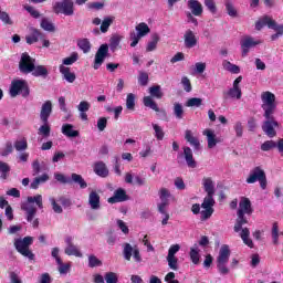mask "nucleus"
I'll list each match as a JSON object with an SVG mask.
<instances>
[{"label":"nucleus","mask_w":283,"mask_h":283,"mask_svg":"<svg viewBox=\"0 0 283 283\" xmlns=\"http://www.w3.org/2000/svg\"><path fill=\"white\" fill-rule=\"evenodd\" d=\"M36 205L38 208L43 209V196L36 195L33 197H28L27 201L21 203V210L25 212L27 222H32L34 216H36Z\"/></svg>","instance_id":"obj_1"},{"label":"nucleus","mask_w":283,"mask_h":283,"mask_svg":"<svg viewBox=\"0 0 283 283\" xmlns=\"http://www.w3.org/2000/svg\"><path fill=\"white\" fill-rule=\"evenodd\" d=\"M148 90L150 96L144 97L143 103L145 107H149V109H153L154 112H159L160 114L166 115L167 113L165 112V109L158 107V104L156 103V101H154V98L160 99L165 95L160 85L150 86Z\"/></svg>","instance_id":"obj_2"},{"label":"nucleus","mask_w":283,"mask_h":283,"mask_svg":"<svg viewBox=\"0 0 283 283\" xmlns=\"http://www.w3.org/2000/svg\"><path fill=\"white\" fill-rule=\"evenodd\" d=\"M262 105L261 108L263 109L264 118H271L273 114H275V109H277V103L275 102V94L272 92H263L261 94Z\"/></svg>","instance_id":"obj_3"},{"label":"nucleus","mask_w":283,"mask_h":283,"mask_svg":"<svg viewBox=\"0 0 283 283\" xmlns=\"http://www.w3.org/2000/svg\"><path fill=\"white\" fill-rule=\"evenodd\" d=\"M231 258V250L229 245L223 244L219 250V254L217 256V269L220 275H229L230 270L227 266L229 264V259Z\"/></svg>","instance_id":"obj_4"},{"label":"nucleus","mask_w":283,"mask_h":283,"mask_svg":"<svg viewBox=\"0 0 283 283\" xmlns=\"http://www.w3.org/2000/svg\"><path fill=\"white\" fill-rule=\"evenodd\" d=\"M34 242V238L32 237H24L23 239H15L14 247L20 255L23 258H28V260H34V253H32L30 247Z\"/></svg>","instance_id":"obj_5"},{"label":"nucleus","mask_w":283,"mask_h":283,"mask_svg":"<svg viewBox=\"0 0 283 283\" xmlns=\"http://www.w3.org/2000/svg\"><path fill=\"white\" fill-rule=\"evenodd\" d=\"M245 182L248 185H255V182H259L261 189H266V172L264 171V169H262V167L256 166L250 170Z\"/></svg>","instance_id":"obj_6"},{"label":"nucleus","mask_w":283,"mask_h":283,"mask_svg":"<svg viewBox=\"0 0 283 283\" xmlns=\"http://www.w3.org/2000/svg\"><path fill=\"white\" fill-rule=\"evenodd\" d=\"M19 94L24 98L30 96V86L25 80H15L11 83L10 96L15 98Z\"/></svg>","instance_id":"obj_7"},{"label":"nucleus","mask_w":283,"mask_h":283,"mask_svg":"<svg viewBox=\"0 0 283 283\" xmlns=\"http://www.w3.org/2000/svg\"><path fill=\"white\" fill-rule=\"evenodd\" d=\"M53 12L55 14H64L65 17H72L74 14V1L60 0L54 2Z\"/></svg>","instance_id":"obj_8"},{"label":"nucleus","mask_w":283,"mask_h":283,"mask_svg":"<svg viewBox=\"0 0 283 283\" xmlns=\"http://www.w3.org/2000/svg\"><path fill=\"white\" fill-rule=\"evenodd\" d=\"M36 60L28 53H22L19 62V70L22 74H32Z\"/></svg>","instance_id":"obj_9"},{"label":"nucleus","mask_w":283,"mask_h":283,"mask_svg":"<svg viewBox=\"0 0 283 283\" xmlns=\"http://www.w3.org/2000/svg\"><path fill=\"white\" fill-rule=\"evenodd\" d=\"M109 56V45L102 44L95 53L93 70H99L101 65L105 63V59Z\"/></svg>","instance_id":"obj_10"},{"label":"nucleus","mask_w":283,"mask_h":283,"mask_svg":"<svg viewBox=\"0 0 283 283\" xmlns=\"http://www.w3.org/2000/svg\"><path fill=\"white\" fill-rule=\"evenodd\" d=\"M275 127H279L275 117L273 115H270V117H265V120L262 124V130L264 132L265 135L269 136V138H275V136H277Z\"/></svg>","instance_id":"obj_11"},{"label":"nucleus","mask_w":283,"mask_h":283,"mask_svg":"<svg viewBox=\"0 0 283 283\" xmlns=\"http://www.w3.org/2000/svg\"><path fill=\"white\" fill-rule=\"evenodd\" d=\"M124 258L129 262L132 260V255L135 260V262H143V258L140 256V250H138V247H132L129 243L124 244Z\"/></svg>","instance_id":"obj_12"},{"label":"nucleus","mask_w":283,"mask_h":283,"mask_svg":"<svg viewBox=\"0 0 283 283\" xmlns=\"http://www.w3.org/2000/svg\"><path fill=\"white\" fill-rule=\"evenodd\" d=\"M260 40H255L253 36L245 35L241 40L242 56H247L251 48H255V45H260Z\"/></svg>","instance_id":"obj_13"},{"label":"nucleus","mask_w":283,"mask_h":283,"mask_svg":"<svg viewBox=\"0 0 283 283\" xmlns=\"http://www.w3.org/2000/svg\"><path fill=\"white\" fill-rule=\"evenodd\" d=\"M171 198V192L167 188H161L159 190V199L161 200L160 203H158V211L159 213H165V209L169 207V199Z\"/></svg>","instance_id":"obj_14"},{"label":"nucleus","mask_w":283,"mask_h":283,"mask_svg":"<svg viewBox=\"0 0 283 283\" xmlns=\"http://www.w3.org/2000/svg\"><path fill=\"white\" fill-rule=\"evenodd\" d=\"M66 248L64 249V253L66 255H74L75 258H83V253H81V250H78V247H76L73 243L72 237H67L65 239Z\"/></svg>","instance_id":"obj_15"},{"label":"nucleus","mask_w":283,"mask_h":283,"mask_svg":"<svg viewBox=\"0 0 283 283\" xmlns=\"http://www.w3.org/2000/svg\"><path fill=\"white\" fill-rule=\"evenodd\" d=\"M129 200V197L127 196V192L123 188H118L114 191V196L109 197L107 202L109 205H116V202H125Z\"/></svg>","instance_id":"obj_16"},{"label":"nucleus","mask_w":283,"mask_h":283,"mask_svg":"<svg viewBox=\"0 0 283 283\" xmlns=\"http://www.w3.org/2000/svg\"><path fill=\"white\" fill-rule=\"evenodd\" d=\"M30 34L25 36V41L29 45H33V43H39L41 39H45V34L39 29L30 28Z\"/></svg>","instance_id":"obj_17"},{"label":"nucleus","mask_w":283,"mask_h":283,"mask_svg":"<svg viewBox=\"0 0 283 283\" xmlns=\"http://www.w3.org/2000/svg\"><path fill=\"white\" fill-rule=\"evenodd\" d=\"M184 45L188 50L191 48H196L198 45V38H196V33L191 30H187L184 34Z\"/></svg>","instance_id":"obj_18"},{"label":"nucleus","mask_w":283,"mask_h":283,"mask_svg":"<svg viewBox=\"0 0 283 283\" xmlns=\"http://www.w3.org/2000/svg\"><path fill=\"white\" fill-rule=\"evenodd\" d=\"M240 216L248 214L251 216L253 213V208H251V200L247 197H242L239 202V210L238 212Z\"/></svg>","instance_id":"obj_19"},{"label":"nucleus","mask_w":283,"mask_h":283,"mask_svg":"<svg viewBox=\"0 0 283 283\" xmlns=\"http://www.w3.org/2000/svg\"><path fill=\"white\" fill-rule=\"evenodd\" d=\"M88 205L93 211L101 209V195L96 190H92L88 195Z\"/></svg>","instance_id":"obj_20"},{"label":"nucleus","mask_w":283,"mask_h":283,"mask_svg":"<svg viewBox=\"0 0 283 283\" xmlns=\"http://www.w3.org/2000/svg\"><path fill=\"white\" fill-rule=\"evenodd\" d=\"M184 158L187 167L190 169H196L198 167V163L193 158V150H191L189 147H184Z\"/></svg>","instance_id":"obj_21"},{"label":"nucleus","mask_w":283,"mask_h":283,"mask_svg":"<svg viewBox=\"0 0 283 283\" xmlns=\"http://www.w3.org/2000/svg\"><path fill=\"white\" fill-rule=\"evenodd\" d=\"M134 179H135V182L138 185V187H145V185L147 184V180H145V178L138 175H134L132 172H126L125 182L127 185H134Z\"/></svg>","instance_id":"obj_22"},{"label":"nucleus","mask_w":283,"mask_h":283,"mask_svg":"<svg viewBox=\"0 0 283 283\" xmlns=\"http://www.w3.org/2000/svg\"><path fill=\"white\" fill-rule=\"evenodd\" d=\"M51 114H52V102L46 101L42 105L41 112H40V118H41L42 123L48 124V119L50 118Z\"/></svg>","instance_id":"obj_23"},{"label":"nucleus","mask_w":283,"mask_h":283,"mask_svg":"<svg viewBox=\"0 0 283 283\" xmlns=\"http://www.w3.org/2000/svg\"><path fill=\"white\" fill-rule=\"evenodd\" d=\"M59 70L66 83H74V81H76V74L72 72L70 67L60 65Z\"/></svg>","instance_id":"obj_24"},{"label":"nucleus","mask_w":283,"mask_h":283,"mask_svg":"<svg viewBox=\"0 0 283 283\" xmlns=\"http://www.w3.org/2000/svg\"><path fill=\"white\" fill-rule=\"evenodd\" d=\"M203 136H207L208 149H213L220 143V138L216 137V133L212 129H205Z\"/></svg>","instance_id":"obj_25"},{"label":"nucleus","mask_w":283,"mask_h":283,"mask_svg":"<svg viewBox=\"0 0 283 283\" xmlns=\"http://www.w3.org/2000/svg\"><path fill=\"white\" fill-rule=\"evenodd\" d=\"M188 8L191 10V13L193 17H201L203 9H202V3L198 0H188Z\"/></svg>","instance_id":"obj_26"},{"label":"nucleus","mask_w":283,"mask_h":283,"mask_svg":"<svg viewBox=\"0 0 283 283\" xmlns=\"http://www.w3.org/2000/svg\"><path fill=\"white\" fill-rule=\"evenodd\" d=\"M94 171L99 178H107L109 176V169H107V165L103 161L95 163Z\"/></svg>","instance_id":"obj_27"},{"label":"nucleus","mask_w":283,"mask_h":283,"mask_svg":"<svg viewBox=\"0 0 283 283\" xmlns=\"http://www.w3.org/2000/svg\"><path fill=\"white\" fill-rule=\"evenodd\" d=\"M62 134L66 136V138H78L80 136L78 130H75L72 124H64L62 126Z\"/></svg>","instance_id":"obj_28"},{"label":"nucleus","mask_w":283,"mask_h":283,"mask_svg":"<svg viewBox=\"0 0 283 283\" xmlns=\"http://www.w3.org/2000/svg\"><path fill=\"white\" fill-rule=\"evenodd\" d=\"M32 76L45 78L50 75V71L45 65H36L34 64L33 70L31 71Z\"/></svg>","instance_id":"obj_29"},{"label":"nucleus","mask_w":283,"mask_h":283,"mask_svg":"<svg viewBox=\"0 0 283 283\" xmlns=\"http://www.w3.org/2000/svg\"><path fill=\"white\" fill-rule=\"evenodd\" d=\"M202 185L208 196H216V186L213 185V180L210 177H205L202 179Z\"/></svg>","instance_id":"obj_30"},{"label":"nucleus","mask_w":283,"mask_h":283,"mask_svg":"<svg viewBox=\"0 0 283 283\" xmlns=\"http://www.w3.org/2000/svg\"><path fill=\"white\" fill-rule=\"evenodd\" d=\"M185 138L193 149H200V140L197 137H193V133L191 130L187 129L185 132Z\"/></svg>","instance_id":"obj_31"},{"label":"nucleus","mask_w":283,"mask_h":283,"mask_svg":"<svg viewBox=\"0 0 283 283\" xmlns=\"http://www.w3.org/2000/svg\"><path fill=\"white\" fill-rule=\"evenodd\" d=\"M115 20L116 18L114 15H108L103 19L102 24L99 27L102 34H106V32L109 31V28L112 27V23H114Z\"/></svg>","instance_id":"obj_32"},{"label":"nucleus","mask_w":283,"mask_h":283,"mask_svg":"<svg viewBox=\"0 0 283 283\" xmlns=\"http://www.w3.org/2000/svg\"><path fill=\"white\" fill-rule=\"evenodd\" d=\"M74 182L75 185H78L80 189H87V181L83 178V176L73 172L71 175V185Z\"/></svg>","instance_id":"obj_33"},{"label":"nucleus","mask_w":283,"mask_h":283,"mask_svg":"<svg viewBox=\"0 0 283 283\" xmlns=\"http://www.w3.org/2000/svg\"><path fill=\"white\" fill-rule=\"evenodd\" d=\"M172 114L177 120H182L185 118V107L182 104L176 102L172 106Z\"/></svg>","instance_id":"obj_34"},{"label":"nucleus","mask_w":283,"mask_h":283,"mask_svg":"<svg viewBox=\"0 0 283 283\" xmlns=\"http://www.w3.org/2000/svg\"><path fill=\"white\" fill-rule=\"evenodd\" d=\"M136 30V34L143 39V36H147V34H149V32H151V29H149V25L145 22H140L139 24H137L135 27Z\"/></svg>","instance_id":"obj_35"},{"label":"nucleus","mask_w":283,"mask_h":283,"mask_svg":"<svg viewBox=\"0 0 283 283\" xmlns=\"http://www.w3.org/2000/svg\"><path fill=\"white\" fill-rule=\"evenodd\" d=\"M222 67L227 72H230V74H240V66L231 63L229 60L222 61Z\"/></svg>","instance_id":"obj_36"},{"label":"nucleus","mask_w":283,"mask_h":283,"mask_svg":"<svg viewBox=\"0 0 283 283\" xmlns=\"http://www.w3.org/2000/svg\"><path fill=\"white\" fill-rule=\"evenodd\" d=\"M48 180H50V175L43 174L40 177L34 178L33 181L31 182L30 187L32 189H39V186L48 182Z\"/></svg>","instance_id":"obj_37"},{"label":"nucleus","mask_w":283,"mask_h":283,"mask_svg":"<svg viewBox=\"0 0 283 283\" xmlns=\"http://www.w3.org/2000/svg\"><path fill=\"white\" fill-rule=\"evenodd\" d=\"M189 255L192 264H200V249H198V244L190 248Z\"/></svg>","instance_id":"obj_38"},{"label":"nucleus","mask_w":283,"mask_h":283,"mask_svg":"<svg viewBox=\"0 0 283 283\" xmlns=\"http://www.w3.org/2000/svg\"><path fill=\"white\" fill-rule=\"evenodd\" d=\"M271 23H273V19H271L269 15H264L263 18L259 19L255 23V30L260 31L264 25H268V28H271Z\"/></svg>","instance_id":"obj_39"},{"label":"nucleus","mask_w":283,"mask_h":283,"mask_svg":"<svg viewBox=\"0 0 283 283\" xmlns=\"http://www.w3.org/2000/svg\"><path fill=\"white\" fill-rule=\"evenodd\" d=\"M238 219L237 223L234 224V231L235 233H240L242 231V226L247 224L249 221L247 220V217H244V213L240 214V212H237Z\"/></svg>","instance_id":"obj_40"},{"label":"nucleus","mask_w":283,"mask_h":283,"mask_svg":"<svg viewBox=\"0 0 283 283\" xmlns=\"http://www.w3.org/2000/svg\"><path fill=\"white\" fill-rule=\"evenodd\" d=\"M249 235H251L249 228H244L241 230V233H240L241 240H243L247 247H250V249H253V241L249 238Z\"/></svg>","instance_id":"obj_41"},{"label":"nucleus","mask_w":283,"mask_h":283,"mask_svg":"<svg viewBox=\"0 0 283 283\" xmlns=\"http://www.w3.org/2000/svg\"><path fill=\"white\" fill-rule=\"evenodd\" d=\"M158 41H160V35H158L157 33H154L151 35V41L148 42L146 46V52H154V50L158 48Z\"/></svg>","instance_id":"obj_42"},{"label":"nucleus","mask_w":283,"mask_h":283,"mask_svg":"<svg viewBox=\"0 0 283 283\" xmlns=\"http://www.w3.org/2000/svg\"><path fill=\"white\" fill-rule=\"evenodd\" d=\"M77 46L84 52V54L90 53V51L92 50V43H90V40L87 39L78 40Z\"/></svg>","instance_id":"obj_43"},{"label":"nucleus","mask_w":283,"mask_h":283,"mask_svg":"<svg viewBox=\"0 0 283 283\" xmlns=\"http://www.w3.org/2000/svg\"><path fill=\"white\" fill-rule=\"evenodd\" d=\"M57 264V271L60 273V275H67V273L71 271L72 269V263H63V261H60V263Z\"/></svg>","instance_id":"obj_44"},{"label":"nucleus","mask_w":283,"mask_h":283,"mask_svg":"<svg viewBox=\"0 0 283 283\" xmlns=\"http://www.w3.org/2000/svg\"><path fill=\"white\" fill-rule=\"evenodd\" d=\"M98 266H103V261H101V259H98L96 255L90 254L88 255V268L96 269Z\"/></svg>","instance_id":"obj_45"},{"label":"nucleus","mask_w":283,"mask_h":283,"mask_svg":"<svg viewBox=\"0 0 283 283\" xmlns=\"http://www.w3.org/2000/svg\"><path fill=\"white\" fill-rule=\"evenodd\" d=\"M126 108L129 109V112L136 109V95L133 93H129L126 97Z\"/></svg>","instance_id":"obj_46"},{"label":"nucleus","mask_w":283,"mask_h":283,"mask_svg":"<svg viewBox=\"0 0 283 283\" xmlns=\"http://www.w3.org/2000/svg\"><path fill=\"white\" fill-rule=\"evenodd\" d=\"M213 205H216V200L213 199V195H207L201 203L202 209H213Z\"/></svg>","instance_id":"obj_47"},{"label":"nucleus","mask_w":283,"mask_h":283,"mask_svg":"<svg viewBox=\"0 0 283 283\" xmlns=\"http://www.w3.org/2000/svg\"><path fill=\"white\" fill-rule=\"evenodd\" d=\"M227 95L230 98H237V101H240V98H242V90L240 87L232 86V88L227 92Z\"/></svg>","instance_id":"obj_48"},{"label":"nucleus","mask_w":283,"mask_h":283,"mask_svg":"<svg viewBox=\"0 0 283 283\" xmlns=\"http://www.w3.org/2000/svg\"><path fill=\"white\" fill-rule=\"evenodd\" d=\"M40 27L42 28V30H45V32H54V30H56V28L54 27V23H52L46 18L42 19Z\"/></svg>","instance_id":"obj_49"},{"label":"nucleus","mask_w":283,"mask_h":283,"mask_svg":"<svg viewBox=\"0 0 283 283\" xmlns=\"http://www.w3.org/2000/svg\"><path fill=\"white\" fill-rule=\"evenodd\" d=\"M151 126H153V129L155 132V138L157 140H164V138H165V130L163 129V127L160 125L154 124V123L151 124Z\"/></svg>","instance_id":"obj_50"},{"label":"nucleus","mask_w":283,"mask_h":283,"mask_svg":"<svg viewBox=\"0 0 283 283\" xmlns=\"http://www.w3.org/2000/svg\"><path fill=\"white\" fill-rule=\"evenodd\" d=\"M224 6H226L227 14L232 17V19H235V17H238V10L235 9V6H233V2L228 0L226 1Z\"/></svg>","instance_id":"obj_51"},{"label":"nucleus","mask_w":283,"mask_h":283,"mask_svg":"<svg viewBox=\"0 0 283 283\" xmlns=\"http://www.w3.org/2000/svg\"><path fill=\"white\" fill-rule=\"evenodd\" d=\"M14 151V147L12 146L11 142H7L4 147L0 148V156L6 158L7 156H10Z\"/></svg>","instance_id":"obj_52"},{"label":"nucleus","mask_w":283,"mask_h":283,"mask_svg":"<svg viewBox=\"0 0 283 283\" xmlns=\"http://www.w3.org/2000/svg\"><path fill=\"white\" fill-rule=\"evenodd\" d=\"M54 178L57 182H61V185H72L71 177H67L61 172H55Z\"/></svg>","instance_id":"obj_53"},{"label":"nucleus","mask_w":283,"mask_h":283,"mask_svg":"<svg viewBox=\"0 0 283 283\" xmlns=\"http://www.w3.org/2000/svg\"><path fill=\"white\" fill-rule=\"evenodd\" d=\"M13 146L15 148V151H25V149H28V139L22 138V139L15 140Z\"/></svg>","instance_id":"obj_54"},{"label":"nucleus","mask_w":283,"mask_h":283,"mask_svg":"<svg viewBox=\"0 0 283 283\" xmlns=\"http://www.w3.org/2000/svg\"><path fill=\"white\" fill-rule=\"evenodd\" d=\"M272 240L273 244H280V228L277 222H274L272 226Z\"/></svg>","instance_id":"obj_55"},{"label":"nucleus","mask_w":283,"mask_h":283,"mask_svg":"<svg viewBox=\"0 0 283 283\" xmlns=\"http://www.w3.org/2000/svg\"><path fill=\"white\" fill-rule=\"evenodd\" d=\"M76 61H78V53L73 52L69 57L63 59L61 65H74V63H76Z\"/></svg>","instance_id":"obj_56"},{"label":"nucleus","mask_w":283,"mask_h":283,"mask_svg":"<svg viewBox=\"0 0 283 283\" xmlns=\"http://www.w3.org/2000/svg\"><path fill=\"white\" fill-rule=\"evenodd\" d=\"M0 174H1V178H3V180H6V178H8V174H10V165H8V163L0 161Z\"/></svg>","instance_id":"obj_57"},{"label":"nucleus","mask_w":283,"mask_h":283,"mask_svg":"<svg viewBox=\"0 0 283 283\" xmlns=\"http://www.w3.org/2000/svg\"><path fill=\"white\" fill-rule=\"evenodd\" d=\"M202 105V98L192 97L186 102V107H200Z\"/></svg>","instance_id":"obj_58"},{"label":"nucleus","mask_w":283,"mask_h":283,"mask_svg":"<svg viewBox=\"0 0 283 283\" xmlns=\"http://www.w3.org/2000/svg\"><path fill=\"white\" fill-rule=\"evenodd\" d=\"M277 147V143L273 140H266L261 145V151H271V149H275Z\"/></svg>","instance_id":"obj_59"},{"label":"nucleus","mask_w":283,"mask_h":283,"mask_svg":"<svg viewBox=\"0 0 283 283\" xmlns=\"http://www.w3.org/2000/svg\"><path fill=\"white\" fill-rule=\"evenodd\" d=\"M49 202L51 203L54 213H63V207H61V205L56 202V199H54V197H50Z\"/></svg>","instance_id":"obj_60"},{"label":"nucleus","mask_w":283,"mask_h":283,"mask_svg":"<svg viewBox=\"0 0 283 283\" xmlns=\"http://www.w3.org/2000/svg\"><path fill=\"white\" fill-rule=\"evenodd\" d=\"M104 280L106 283H118V274L108 272L105 274Z\"/></svg>","instance_id":"obj_61"},{"label":"nucleus","mask_w":283,"mask_h":283,"mask_svg":"<svg viewBox=\"0 0 283 283\" xmlns=\"http://www.w3.org/2000/svg\"><path fill=\"white\" fill-rule=\"evenodd\" d=\"M167 262H168L169 269H171L172 271H178V258L167 256Z\"/></svg>","instance_id":"obj_62"},{"label":"nucleus","mask_w":283,"mask_h":283,"mask_svg":"<svg viewBox=\"0 0 283 283\" xmlns=\"http://www.w3.org/2000/svg\"><path fill=\"white\" fill-rule=\"evenodd\" d=\"M181 85H182L185 92H188V93L191 92L192 87H191V81L189 80V77L182 76Z\"/></svg>","instance_id":"obj_63"},{"label":"nucleus","mask_w":283,"mask_h":283,"mask_svg":"<svg viewBox=\"0 0 283 283\" xmlns=\"http://www.w3.org/2000/svg\"><path fill=\"white\" fill-rule=\"evenodd\" d=\"M111 50L114 52V50H116V48H118V45H120V36L118 35H113L111 38Z\"/></svg>","instance_id":"obj_64"}]
</instances>
